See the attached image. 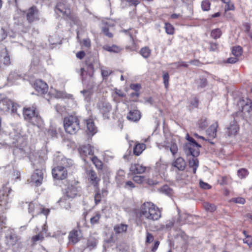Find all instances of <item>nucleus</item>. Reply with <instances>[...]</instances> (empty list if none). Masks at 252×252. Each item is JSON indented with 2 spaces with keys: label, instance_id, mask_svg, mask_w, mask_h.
<instances>
[{
  "label": "nucleus",
  "instance_id": "obj_26",
  "mask_svg": "<svg viewBox=\"0 0 252 252\" xmlns=\"http://www.w3.org/2000/svg\"><path fill=\"white\" fill-rule=\"evenodd\" d=\"M130 171L132 174H142L145 171L146 167L140 164H131Z\"/></svg>",
  "mask_w": 252,
  "mask_h": 252
},
{
  "label": "nucleus",
  "instance_id": "obj_19",
  "mask_svg": "<svg viewBox=\"0 0 252 252\" xmlns=\"http://www.w3.org/2000/svg\"><path fill=\"white\" fill-rule=\"evenodd\" d=\"M87 174L92 185L95 188H98L100 179L97 177L96 172L94 170L91 169L87 171Z\"/></svg>",
  "mask_w": 252,
  "mask_h": 252
},
{
  "label": "nucleus",
  "instance_id": "obj_39",
  "mask_svg": "<svg viewBox=\"0 0 252 252\" xmlns=\"http://www.w3.org/2000/svg\"><path fill=\"white\" fill-rule=\"evenodd\" d=\"M221 34L220 29L217 28L212 30L210 35L213 38L217 39L220 37Z\"/></svg>",
  "mask_w": 252,
  "mask_h": 252
},
{
  "label": "nucleus",
  "instance_id": "obj_10",
  "mask_svg": "<svg viewBox=\"0 0 252 252\" xmlns=\"http://www.w3.org/2000/svg\"><path fill=\"white\" fill-rule=\"evenodd\" d=\"M97 107L105 119H109L112 108L109 102L103 100H100L97 103Z\"/></svg>",
  "mask_w": 252,
  "mask_h": 252
},
{
  "label": "nucleus",
  "instance_id": "obj_20",
  "mask_svg": "<svg viewBox=\"0 0 252 252\" xmlns=\"http://www.w3.org/2000/svg\"><path fill=\"white\" fill-rule=\"evenodd\" d=\"M172 166L179 171H184L187 166L185 159L182 157L178 158L172 163Z\"/></svg>",
  "mask_w": 252,
  "mask_h": 252
},
{
  "label": "nucleus",
  "instance_id": "obj_1",
  "mask_svg": "<svg viewBox=\"0 0 252 252\" xmlns=\"http://www.w3.org/2000/svg\"><path fill=\"white\" fill-rule=\"evenodd\" d=\"M140 216L149 220H157L161 217V212L156 205L151 202L142 204L140 208Z\"/></svg>",
  "mask_w": 252,
  "mask_h": 252
},
{
  "label": "nucleus",
  "instance_id": "obj_61",
  "mask_svg": "<svg viewBox=\"0 0 252 252\" xmlns=\"http://www.w3.org/2000/svg\"><path fill=\"white\" fill-rule=\"evenodd\" d=\"M81 93L86 98L89 97L91 94V90L89 89L88 90H83L81 91Z\"/></svg>",
  "mask_w": 252,
  "mask_h": 252
},
{
  "label": "nucleus",
  "instance_id": "obj_40",
  "mask_svg": "<svg viewBox=\"0 0 252 252\" xmlns=\"http://www.w3.org/2000/svg\"><path fill=\"white\" fill-rule=\"evenodd\" d=\"M232 53L235 57H240L243 53L242 48L240 46L234 47L232 49Z\"/></svg>",
  "mask_w": 252,
  "mask_h": 252
},
{
  "label": "nucleus",
  "instance_id": "obj_23",
  "mask_svg": "<svg viewBox=\"0 0 252 252\" xmlns=\"http://www.w3.org/2000/svg\"><path fill=\"white\" fill-rule=\"evenodd\" d=\"M21 79V75L16 71H12L9 74L7 77V81L8 83L12 85L14 84L17 80Z\"/></svg>",
  "mask_w": 252,
  "mask_h": 252
},
{
  "label": "nucleus",
  "instance_id": "obj_7",
  "mask_svg": "<svg viewBox=\"0 0 252 252\" xmlns=\"http://www.w3.org/2000/svg\"><path fill=\"white\" fill-rule=\"evenodd\" d=\"M65 131L70 134H75L80 129L79 120L76 116H69L64 118Z\"/></svg>",
  "mask_w": 252,
  "mask_h": 252
},
{
  "label": "nucleus",
  "instance_id": "obj_17",
  "mask_svg": "<svg viewBox=\"0 0 252 252\" xmlns=\"http://www.w3.org/2000/svg\"><path fill=\"white\" fill-rule=\"evenodd\" d=\"M78 151L80 154L83 156H87V155H93L94 150L93 147L90 144L81 145L78 148Z\"/></svg>",
  "mask_w": 252,
  "mask_h": 252
},
{
  "label": "nucleus",
  "instance_id": "obj_45",
  "mask_svg": "<svg viewBox=\"0 0 252 252\" xmlns=\"http://www.w3.org/2000/svg\"><path fill=\"white\" fill-rule=\"evenodd\" d=\"M44 239V237L43 236L41 233H38L37 235L33 236L32 237L31 239V241L32 242V244L34 245L37 241H42Z\"/></svg>",
  "mask_w": 252,
  "mask_h": 252
},
{
  "label": "nucleus",
  "instance_id": "obj_2",
  "mask_svg": "<svg viewBox=\"0 0 252 252\" xmlns=\"http://www.w3.org/2000/svg\"><path fill=\"white\" fill-rule=\"evenodd\" d=\"M32 165L35 171L31 176V182L34 183L36 186H39L42 184L43 179L45 172L44 161L39 158L32 162Z\"/></svg>",
  "mask_w": 252,
  "mask_h": 252
},
{
  "label": "nucleus",
  "instance_id": "obj_4",
  "mask_svg": "<svg viewBox=\"0 0 252 252\" xmlns=\"http://www.w3.org/2000/svg\"><path fill=\"white\" fill-rule=\"evenodd\" d=\"M86 73L90 78V87L92 89L95 86L94 74L95 69L100 68V63L98 59L94 56H90L86 60Z\"/></svg>",
  "mask_w": 252,
  "mask_h": 252
},
{
  "label": "nucleus",
  "instance_id": "obj_15",
  "mask_svg": "<svg viewBox=\"0 0 252 252\" xmlns=\"http://www.w3.org/2000/svg\"><path fill=\"white\" fill-rule=\"evenodd\" d=\"M5 244L9 248L13 247L18 243L19 239L17 235L12 231L8 233L5 236Z\"/></svg>",
  "mask_w": 252,
  "mask_h": 252
},
{
  "label": "nucleus",
  "instance_id": "obj_53",
  "mask_svg": "<svg viewBox=\"0 0 252 252\" xmlns=\"http://www.w3.org/2000/svg\"><path fill=\"white\" fill-rule=\"evenodd\" d=\"M243 241V243L247 244L250 248L252 247V236L251 235H247Z\"/></svg>",
  "mask_w": 252,
  "mask_h": 252
},
{
  "label": "nucleus",
  "instance_id": "obj_50",
  "mask_svg": "<svg viewBox=\"0 0 252 252\" xmlns=\"http://www.w3.org/2000/svg\"><path fill=\"white\" fill-rule=\"evenodd\" d=\"M198 126L200 128L204 129L208 126V123L206 119H201L198 122Z\"/></svg>",
  "mask_w": 252,
  "mask_h": 252
},
{
  "label": "nucleus",
  "instance_id": "obj_41",
  "mask_svg": "<svg viewBox=\"0 0 252 252\" xmlns=\"http://www.w3.org/2000/svg\"><path fill=\"white\" fill-rule=\"evenodd\" d=\"M203 207L206 211L210 212H213L216 209V206L214 204L209 202H204L203 203Z\"/></svg>",
  "mask_w": 252,
  "mask_h": 252
},
{
  "label": "nucleus",
  "instance_id": "obj_29",
  "mask_svg": "<svg viewBox=\"0 0 252 252\" xmlns=\"http://www.w3.org/2000/svg\"><path fill=\"white\" fill-rule=\"evenodd\" d=\"M103 49L109 52L114 53H118L121 51V49L120 47L114 44L112 46L108 45H104L103 46Z\"/></svg>",
  "mask_w": 252,
  "mask_h": 252
},
{
  "label": "nucleus",
  "instance_id": "obj_60",
  "mask_svg": "<svg viewBox=\"0 0 252 252\" xmlns=\"http://www.w3.org/2000/svg\"><path fill=\"white\" fill-rule=\"evenodd\" d=\"M188 176L186 173H183L181 174H178L177 175L176 178L177 180H185Z\"/></svg>",
  "mask_w": 252,
  "mask_h": 252
},
{
  "label": "nucleus",
  "instance_id": "obj_55",
  "mask_svg": "<svg viewBox=\"0 0 252 252\" xmlns=\"http://www.w3.org/2000/svg\"><path fill=\"white\" fill-rule=\"evenodd\" d=\"M178 146L175 143H172L171 145L170 148V151L173 154V155H175L178 152Z\"/></svg>",
  "mask_w": 252,
  "mask_h": 252
},
{
  "label": "nucleus",
  "instance_id": "obj_33",
  "mask_svg": "<svg viewBox=\"0 0 252 252\" xmlns=\"http://www.w3.org/2000/svg\"><path fill=\"white\" fill-rule=\"evenodd\" d=\"M91 159L97 169L99 170L102 169L103 163L97 158V157L94 156L91 158Z\"/></svg>",
  "mask_w": 252,
  "mask_h": 252
},
{
  "label": "nucleus",
  "instance_id": "obj_3",
  "mask_svg": "<svg viewBox=\"0 0 252 252\" xmlns=\"http://www.w3.org/2000/svg\"><path fill=\"white\" fill-rule=\"evenodd\" d=\"M19 204L22 208L28 207V212L32 215V218L40 214H43L47 216L50 213L49 209L44 208L42 205L36 202H25L21 201Z\"/></svg>",
  "mask_w": 252,
  "mask_h": 252
},
{
  "label": "nucleus",
  "instance_id": "obj_51",
  "mask_svg": "<svg viewBox=\"0 0 252 252\" xmlns=\"http://www.w3.org/2000/svg\"><path fill=\"white\" fill-rule=\"evenodd\" d=\"M133 180L138 183V184H142L145 181L146 179L145 177L143 176H134L133 177Z\"/></svg>",
  "mask_w": 252,
  "mask_h": 252
},
{
  "label": "nucleus",
  "instance_id": "obj_36",
  "mask_svg": "<svg viewBox=\"0 0 252 252\" xmlns=\"http://www.w3.org/2000/svg\"><path fill=\"white\" fill-rule=\"evenodd\" d=\"M10 63L9 56L5 55L0 56V67H2V65H7Z\"/></svg>",
  "mask_w": 252,
  "mask_h": 252
},
{
  "label": "nucleus",
  "instance_id": "obj_28",
  "mask_svg": "<svg viewBox=\"0 0 252 252\" xmlns=\"http://www.w3.org/2000/svg\"><path fill=\"white\" fill-rule=\"evenodd\" d=\"M199 105V100L196 97H192L189 100L188 106V110L189 111H192L194 109L198 108Z\"/></svg>",
  "mask_w": 252,
  "mask_h": 252
},
{
  "label": "nucleus",
  "instance_id": "obj_54",
  "mask_svg": "<svg viewBox=\"0 0 252 252\" xmlns=\"http://www.w3.org/2000/svg\"><path fill=\"white\" fill-rule=\"evenodd\" d=\"M169 74L168 72H166L163 75V83L165 88H167L169 85Z\"/></svg>",
  "mask_w": 252,
  "mask_h": 252
},
{
  "label": "nucleus",
  "instance_id": "obj_13",
  "mask_svg": "<svg viewBox=\"0 0 252 252\" xmlns=\"http://www.w3.org/2000/svg\"><path fill=\"white\" fill-rule=\"evenodd\" d=\"M52 175L54 178L57 180H63L66 178L67 175V171L64 167L58 165L52 169Z\"/></svg>",
  "mask_w": 252,
  "mask_h": 252
},
{
  "label": "nucleus",
  "instance_id": "obj_49",
  "mask_svg": "<svg viewBox=\"0 0 252 252\" xmlns=\"http://www.w3.org/2000/svg\"><path fill=\"white\" fill-rule=\"evenodd\" d=\"M160 191L165 194L171 195L172 193V189L167 185L163 186L160 189Z\"/></svg>",
  "mask_w": 252,
  "mask_h": 252
},
{
  "label": "nucleus",
  "instance_id": "obj_63",
  "mask_svg": "<svg viewBox=\"0 0 252 252\" xmlns=\"http://www.w3.org/2000/svg\"><path fill=\"white\" fill-rule=\"evenodd\" d=\"M238 61V59L237 57H230L227 59L226 63H234L237 62Z\"/></svg>",
  "mask_w": 252,
  "mask_h": 252
},
{
  "label": "nucleus",
  "instance_id": "obj_47",
  "mask_svg": "<svg viewBox=\"0 0 252 252\" xmlns=\"http://www.w3.org/2000/svg\"><path fill=\"white\" fill-rule=\"evenodd\" d=\"M66 17H67L69 20L71 21L72 22V24L76 25H79L80 24V21L75 16H74L73 15L71 14V13L69 14V16H66Z\"/></svg>",
  "mask_w": 252,
  "mask_h": 252
},
{
  "label": "nucleus",
  "instance_id": "obj_31",
  "mask_svg": "<svg viewBox=\"0 0 252 252\" xmlns=\"http://www.w3.org/2000/svg\"><path fill=\"white\" fill-rule=\"evenodd\" d=\"M193 157L191 159H189V166L193 168V173L195 174L196 173L197 167L199 165L198 160Z\"/></svg>",
  "mask_w": 252,
  "mask_h": 252
},
{
  "label": "nucleus",
  "instance_id": "obj_16",
  "mask_svg": "<svg viewBox=\"0 0 252 252\" xmlns=\"http://www.w3.org/2000/svg\"><path fill=\"white\" fill-rule=\"evenodd\" d=\"M232 116L234 118L233 124H231L230 126L227 128L226 131V134L229 137L235 135L239 130V126L237 123L239 119L235 117L234 115H232Z\"/></svg>",
  "mask_w": 252,
  "mask_h": 252
},
{
  "label": "nucleus",
  "instance_id": "obj_9",
  "mask_svg": "<svg viewBox=\"0 0 252 252\" xmlns=\"http://www.w3.org/2000/svg\"><path fill=\"white\" fill-rule=\"evenodd\" d=\"M2 188V189L0 190V212H3L9 207L8 201V194H6L5 193L8 191V193H9L11 191V189L7 187L6 185L3 186Z\"/></svg>",
  "mask_w": 252,
  "mask_h": 252
},
{
  "label": "nucleus",
  "instance_id": "obj_34",
  "mask_svg": "<svg viewBox=\"0 0 252 252\" xmlns=\"http://www.w3.org/2000/svg\"><path fill=\"white\" fill-rule=\"evenodd\" d=\"M61 165L62 167H64L65 169L69 167L73 164V161L70 159H67L65 158H63L61 160Z\"/></svg>",
  "mask_w": 252,
  "mask_h": 252
},
{
  "label": "nucleus",
  "instance_id": "obj_6",
  "mask_svg": "<svg viewBox=\"0 0 252 252\" xmlns=\"http://www.w3.org/2000/svg\"><path fill=\"white\" fill-rule=\"evenodd\" d=\"M186 138L189 141L183 147L186 154L187 156L198 157L200 154L199 148L201 147V145L197 143L192 137L189 136V134H187Z\"/></svg>",
  "mask_w": 252,
  "mask_h": 252
},
{
  "label": "nucleus",
  "instance_id": "obj_24",
  "mask_svg": "<svg viewBox=\"0 0 252 252\" xmlns=\"http://www.w3.org/2000/svg\"><path fill=\"white\" fill-rule=\"evenodd\" d=\"M217 127L218 123L216 122L211 125L206 130V134L208 136V138L210 139L211 141L216 137Z\"/></svg>",
  "mask_w": 252,
  "mask_h": 252
},
{
  "label": "nucleus",
  "instance_id": "obj_32",
  "mask_svg": "<svg viewBox=\"0 0 252 252\" xmlns=\"http://www.w3.org/2000/svg\"><path fill=\"white\" fill-rule=\"evenodd\" d=\"M103 193V190H102L100 191L98 188H96L95 189V193L94 194V202L95 205H97L99 204L101 200L102 197V193Z\"/></svg>",
  "mask_w": 252,
  "mask_h": 252
},
{
  "label": "nucleus",
  "instance_id": "obj_12",
  "mask_svg": "<svg viewBox=\"0 0 252 252\" xmlns=\"http://www.w3.org/2000/svg\"><path fill=\"white\" fill-rule=\"evenodd\" d=\"M55 11L57 14H63V16H69L70 10L65 0L59 1L57 3Z\"/></svg>",
  "mask_w": 252,
  "mask_h": 252
},
{
  "label": "nucleus",
  "instance_id": "obj_52",
  "mask_svg": "<svg viewBox=\"0 0 252 252\" xmlns=\"http://www.w3.org/2000/svg\"><path fill=\"white\" fill-rule=\"evenodd\" d=\"M219 44L217 43L210 42H209V50L212 52H215L218 50Z\"/></svg>",
  "mask_w": 252,
  "mask_h": 252
},
{
  "label": "nucleus",
  "instance_id": "obj_14",
  "mask_svg": "<svg viewBox=\"0 0 252 252\" xmlns=\"http://www.w3.org/2000/svg\"><path fill=\"white\" fill-rule=\"evenodd\" d=\"M34 89L40 94H44L48 92L47 84L41 80H36L34 83Z\"/></svg>",
  "mask_w": 252,
  "mask_h": 252
},
{
  "label": "nucleus",
  "instance_id": "obj_5",
  "mask_svg": "<svg viewBox=\"0 0 252 252\" xmlns=\"http://www.w3.org/2000/svg\"><path fill=\"white\" fill-rule=\"evenodd\" d=\"M23 115L26 121L34 125L39 124L41 119L37 110V106L35 104L31 107H24Z\"/></svg>",
  "mask_w": 252,
  "mask_h": 252
},
{
  "label": "nucleus",
  "instance_id": "obj_64",
  "mask_svg": "<svg viewBox=\"0 0 252 252\" xmlns=\"http://www.w3.org/2000/svg\"><path fill=\"white\" fill-rule=\"evenodd\" d=\"M200 186L201 188L203 189H209L211 188V186L209 185L208 184L203 182L202 181L200 182Z\"/></svg>",
  "mask_w": 252,
  "mask_h": 252
},
{
  "label": "nucleus",
  "instance_id": "obj_56",
  "mask_svg": "<svg viewBox=\"0 0 252 252\" xmlns=\"http://www.w3.org/2000/svg\"><path fill=\"white\" fill-rule=\"evenodd\" d=\"M232 201L241 204H244L245 202V199L243 197H236L232 198Z\"/></svg>",
  "mask_w": 252,
  "mask_h": 252
},
{
  "label": "nucleus",
  "instance_id": "obj_42",
  "mask_svg": "<svg viewBox=\"0 0 252 252\" xmlns=\"http://www.w3.org/2000/svg\"><path fill=\"white\" fill-rule=\"evenodd\" d=\"M248 175L249 172L245 168H241L237 171V175L241 179L246 178Z\"/></svg>",
  "mask_w": 252,
  "mask_h": 252
},
{
  "label": "nucleus",
  "instance_id": "obj_22",
  "mask_svg": "<svg viewBox=\"0 0 252 252\" xmlns=\"http://www.w3.org/2000/svg\"><path fill=\"white\" fill-rule=\"evenodd\" d=\"M80 191V188L74 186H70L67 189L65 197L68 198H73L78 194Z\"/></svg>",
  "mask_w": 252,
  "mask_h": 252
},
{
  "label": "nucleus",
  "instance_id": "obj_25",
  "mask_svg": "<svg viewBox=\"0 0 252 252\" xmlns=\"http://www.w3.org/2000/svg\"><path fill=\"white\" fill-rule=\"evenodd\" d=\"M87 128L88 134L93 136L97 132V127L95 126L94 122L91 119L86 121Z\"/></svg>",
  "mask_w": 252,
  "mask_h": 252
},
{
  "label": "nucleus",
  "instance_id": "obj_38",
  "mask_svg": "<svg viewBox=\"0 0 252 252\" xmlns=\"http://www.w3.org/2000/svg\"><path fill=\"white\" fill-rule=\"evenodd\" d=\"M58 203L60 204V206L63 208H65L66 209H69L70 208V204L68 201L66 199V197H63L61 198L59 201Z\"/></svg>",
  "mask_w": 252,
  "mask_h": 252
},
{
  "label": "nucleus",
  "instance_id": "obj_35",
  "mask_svg": "<svg viewBox=\"0 0 252 252\" xmlns=\"http://www.w3.org/2000/svg\"><path fill=\"white\" fill-rule=\"evenodd\" d=\"M151 53V51L148 47H144L142 48L139 51V54L145 59H147L150 57Z\"/></svg>",
  "mask_w": 252,
  "mask_h": 252
},
{
  "label": "nucleus",
  "instance_id": "obj_44",
  "mask_svg": "<svg viewBox=\"0 0 252 252\" xmlns=\"http://www.w3.org/2000/svg\"><path fill=\"white\" fill-rule=\"evenodd\" d=\"M164 28L165 29L166 32L168 34H173L174 32V28L173 26L169 23H165Z\"/></svg>",
  "mask_w": 252,
  "mask_h": 252
},
{
  "label": "nucleus",
  "instance_id": "obj_48",
  "mask_svg": "<svg viewBox=\"0 0 252 252\" xmlns=\"http://www.w3.org/2000/svg\"><path fill=\"white\" fill-rule=\"evenodd\" d=\"M211 3L208 0H203L201 3V8L203 11H208L210 9Z\"/></svg>",
  "mask_w": 252,
  "mask_h": 252
},
{
  "label": "nucleus",
  "instance_id": "obj_43",
  "mask_svg": "<svg viewBox=\"0 0 252 252\" xmlns=\"http://www.w3.org/2000/svg\"><path fill=\"white\" fill-rule=\"evenodd\" d=\"M127 225L121 224L114 227V230L116 233H120L126 231Z\"/></svg>",
  "mask_w": 252,
  "mask_h": 252
},
{
  "label": "nucleus",
  "instance_id": "obj_30",
  "mask_svg": "<svg viewBox=\"0 0 252 252\" xmlns=\"http://www.w3.org/2000/svg\"><path fill=\"white\" fill-rule=\"evenodd\" d=\"M101 70V74L103 80H107L109 76H110L112 73L113 71L106 67H100Z\"/></svg>",
  "mask_w": 252,
  "mask_h": 252
},
{
  "label": "nucleus",
  "instance_id": "obj_62",
  "mask_svg": "<svg viewBox=\"0 0 252 252\" xmlns=\"http://www.w3.org/2000/svg\"><path fill=\"white\" fill-rule=\"evenodd\" d=\"M173 64L176 65L177 67L183 66L184 67H187L188 66V63L184 62H179L175 63Z\"/></svg>",
  "mask_w": 252,
  "mask_h": 252
},
{
  "label": "nucleus",
  "instance_id": "obj_57",
  "mask_svg": "<svg viewBox=\"0 0 252 252\" xmlns=\"http://www.w3.org/2000/svg\"><path fill=\"white\" fill-rule=\"evenodd\" d=\"M154 239V236L153 235L149 232H147V235H146V243H150L153 241Z\"/></svg>",
  "mask_w": 252,
  "mask_h": 252
},
{
  "label": "nucleus",
  "instance_id": "obj_8",
  "mask_svg": "<svg viewBox=\"0 0 252 252\" xmlns=\"http://www.w3.org/2000/svg\"><path fill=\"white\" fill-rule=\"evenodd\" d=\"M20 11L21 15H25L26 20L30 25L39 19V10L35 5L31 6L26 10H20Z\"/></svg>",
  "mask_w": 252,
  "mask_h": 252
},
{
  "label": "nucleus",
  "instance_id": "obj_46",
  "mask_svg": "<svg viewBox=\"0 0 252 252\" xmlns=\"http://www.w3.org/2000/svg\"><path fill=\"white\" fill-rule=\"evenodd\" d=\"M101 215L99 213H97L95 216L92 217L90 219V222L91 224L94 225L95 224L98 223L99 219L100 218Z\"/></svg>",
  "mask_w": 252,
  "mask_h": 252
},
{
  "label": "nucleus",
  "instance_id": "obj_11",
  "mask_svg": "<svg viewBox=\"0 0 252 252\" xmlns=\"http://www.w3.org/2000/svg\"><path fill=\"white\" fill-rule=\"evenodd\" d=\"M239 107H241V110L237 111L233 115L237 118L242 116V113H250L252 110V103L250 99L245 100L244 99H241L238 103Z\"/></svg>",
  "mask_w": 252,
  "mask_h": 252
},
{
  "label": "nucleus",
  "instance_id": "obj_18",
  "mask_svg": "<svg viewBox=\"0 0 252 252\" xmlns=\"http://www.w3.org/2000/svg\"><path fill=\"white\" fill-rule=\"evenodd\" d=\"M81 237V232L80 230H73L69 234L68 239L69 242L74 245L79 242Z\"/></svg>",
  "mask_w": 252,
  "mask_h": 252
},
{
  "label": "nucleus",
  "instance_id": "obj_21",
  "mask_svg": "<svg viewBox=\"0 0 252 252\" xmlns=\"http://www.w3.org/2000/svg\"><path fill=\"white\" fill-rule=\"evenodd\" d=\"M141 117L140 112L138 110H130L127 115V119L134 122L138 121Z\"/></svg>",
  "mask_w": 252,
  "mask_h": 252
},
{
  "label": "nucleus",
  "instance_id": "obj_27",
  "mask_svg": "<svg viewBox=\"0 0 252 252\" xmlns=\"http://www.w3.org/2000/svg\"><path fill=\"white\" fill-rule=\"evenodd\" d=\"M145 148L146 145L145 144L137 142L133 148L134 155L137 156H139L142 154Z\"/></svg>",
  "mask_w": 252,
  "mask_h": 252
},
{
  "label": "nucleus",
  "instance_id": "obj_58",
  "mask_svg": "<svg viewBox=\"0 0 252 252\" xmlns=\"http://www.w3.org/2000/svg\"><path fill=\"white\" fill-rule=\"evenodd\" d=\"M235 7L234 4L231 2L227 4H225V11L234 10Z\"/></svg>",
  "mask_w": 252,
  "mask_h": 252
},
{
  "label": "nucleus",
  "instance_id": "obj_37",
  "mask_svg": "<svg viewBox=\"0 0 252 252\" xmlns=\"http://www.w3.org/2000/svg\"><path fill=\"white\" fill-rule=\"evenodd\" d=\"M103 24L105 25L104 27H102V32L104 33V35L108 36L109 38H112L113 36V34L109 32V29L107 27V26H109L108 23L107 22H103Z\"/></svg>",
  "mask_w": 252,
  "mask_h": 252
},
{
  "label": "nucleus",
  "instance_id": "obj_59",
  "mask_svg": "<svg viewBox=\"0 0 252 252\" xmlns=\"http://www.w3.org/2000/svg\"><path fill=\"white\" fill-rule=\"evenodd\" d=\"M7 36V33L3 28L0 29V41H2Z\"/></svg>",
  "mask_w": 252,
  "mask_h": 252
}]
</instances>
